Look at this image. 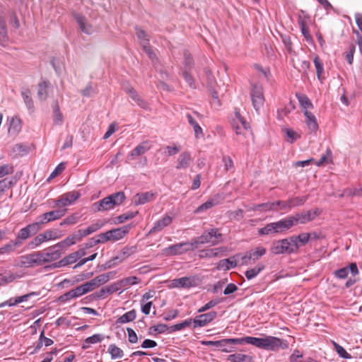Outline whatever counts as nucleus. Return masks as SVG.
<instances>
[{"label":"nucleus","mask_w":362,"mask_h":362,"mask_svg":"<svg viewBox=\"0 0 362 362\" xmlns=\"http://www.w3.org/2000/svg\"><path fill=\"white\" fill-rule=\"evenodd\" d=\"M264 269V265L263 264H258L254 268L247 270L245 272V276L248 280L252 279L256 277Z\"/></svg>","instance_id":"obj_31"},{"label":"nucleus","mask_w":362,"mask_h":362,"mask_svg":"<svg viewBox=\"0 0 362 362\" xmlns=\"http://www.w3.org/2000/svg\"><path fill=\"white\" fill-rule=\"evenodd\" d=\"M274 204V210L277 211L278 210H290V205L287 201H276L272 202Z\"/></svg>","instance_id":"obj_56"},{"label":"nucleus","mask_w":362,"mask_h":362,"mask_svg":"<svg viewBox=\"0 0 362 362\" xmlns=\"http://www.w3.org/2000/svg\"><path fill=\"white\" fill-rule=\"evenodd\" d=\"M45 241V239L43 238V235L42 233L37 235L35 236L28 244V246L31 249H35L39 245H40L42 243H43Z\"/></svg>","instance_id":"obj_51"},{"label":"nucleus","mask_w":362,"mask_h":362,"mask_svg":"<svg viewBox=\"0 0 362 362\" xmlns=\"http://www.w3.org/2000/svg\"><path fill=\"white\" fill-rule=\"evenodd\" d=\"M136 317V313L135 310H132L129 312H127L122 316H120L117 320V322L119 324H124L129 322L133 321Z\"/></svg>","instance_id":"obj_32"},{"label":"nucleus","mask_w":362,"mask_h":362,"mask_svg":"<svg viewBox=\"0 0 362 362\" xmlns=\"http://www.w3.org/2000/svg\"><path fill=\"white\" fill-rule=\"evenodd\" d=\"M74 18L77 23L78 24L81 31L87 34H90L92 33V26L87 23L86 18L84 16L76 13L74 14Z\"/></svg>","instance_id":"obj_22"},{"label":"nucleus","mask_w":362,"mask_h":362,"mask_svg":"<svg viewBox=\"0 0 362 362\" xmlns=\"http://www.w3.org/2000/svg\"><path fill=\"white\" fill-rule=\"evenodd\" d=\"M257 207L259 208V211L261 212H267L274 210V204L272 202L258 204Z\"/></svg>","instance_id":"obj_64"},{"label":"nucleus","mask_w":362,"mask_h":362,"mask_svg":"<svg viewBox=\"0 0 362 362\" xmlns=\"http://www.w3.org/2000/svg\"><path fill=\"white\" fill-rule=\"evenodd\" d=\"M332 343L334 347V350L340 357L346 359H349L351 358V356L349 354H348L341 346H340L335 341H332Z\"/></svg>","instance_id":"obj_46"},{"label":"nucleus","mask_w":362,"mask_h":362,"mask_svg":"<svg viewBox=\"0 0 362 362\" xmlns=\"http://www.w3.org/2000/svg\"><path fill=\"white\" fill-rule=\"evenodd\" d=\"M32 255H33V257L35 260V264L41 265L44 263L47 262V261H45L46 257H45L44 252H37L32 253Z\"/></svg>","instance_id":"obj_53"},{"label":"nucleus","mask_w":362,"mask_h":362,"mask_svg":"<svg viewBox=\"0 0 362 362\" xmlns=\"http://www.w3.org/2000/svg\"><path fill=\"white\" fill-rule=\"evenodd\" d=\"M320 210L315 209L297 213L293 216H291V217L293 222V226L298 224H305L308 222L313 221L318 215H320Z\"/></svg>","instance_id":"obj_7"},{"label":"nucleus","mask_w":362,"mask_h":362,"mask_svg":"<svg viewBox=\"0 0 362 362\" xmlns=\"http://www.w3.org/2000/svg\"><path fill=\"white\" fill-rule=\"evenodd\" d=\"M273 223L274 226L276 233L289 230L291 228L294 226L291 216L284 219H281L279 221L274 222Z\"/></svg>","instance_id":"obj_15"},{"label":"nucleus","mask_w":362,"mask_h":362,"mask_svg":"<svg viewBox=\"0 0 362 362\" xmlns=\"http://www.w3.org/2000/svg\"><path fill=\"white\" fill-rule=\"evenodd\" d=\"M81 196V194L77 191H71L66 192L60 196L55 201V206L61 208L62 206H66L74 203Z\"/></svg>","instance_id":"obj_9"},{"label":"nucleus","mask_w":362,"mask_h":362,"mask_svg":"<svg viewBox=\"0 0 362 362\" xmlns=\"http://www.w3.org/2000/svg\"><path fill=\"white\" fill-rule=\"evenodd\" d=\"M230 362H252V357L243 354H234L228 356Z\"/></svg>","instance_id":"obj_26"},{"label":"nucleus","mask_w":362,"mask_h":362,"mask_svg":"<svg viewBox=\"0 0 362 362\" xmlns=\"http://www.w3.org/2000/svg\"><path fill=\"white\" fill-rule=\"evenodd\" d=\"M23 274L13 273L11 271H6L4 274H0V286L10 284L15 280L23 277Z\"/></svg>","instance_id":"obj_19"},{"label":"nucleus","mask_w":362,"mask_h":362,"mask_svg":"<svg viewBox=\"0 0 362 362\" xmlns=\"http://www.w3.org/2000/svg\"><path fill=\"white\" fill-rule=\"evenodd\" d=\"M183 55L185 59V70H182V75L188 86L190 88L195 89L196 82L192 74V71L194 69L193 57L191 53H189L188 51H185Z\"/></svg>","instance_id":"obj_5"},{"label":"nucleus","mask_w":362,"mask_h":362,"mask_svg":"<svg viewBox=\"0 0 362 362\" xmlns=\"http://www.w3.org/2000/svg\"><path fill=\"white\" fill-rule=\"evenodd\" d=\"M251 98L254 108L258 111L264 103V95L262 88L255 85L251 90Z\"/></svg>","instance_id":"obj_11"},{"label":"nucleus","mask_w":362,"mask_h":362,"mask_svg":"<svg viewBox=\"0 0 362 362\" xmlns=\"http://www.w3.org/2000/svg\"><path fill=\"white\" fill-rule=\"evenodd\" d=\"M21 95L23 98L24 103L29 110L34 108L33 101L31 98V92L28 89H25L21 91Z\"/></svg>","instance_id":"obj_40"},{"label":"nucleus","mask_w":362,"mask_h":362,"mask_svg":"<svg viewBox=\"0 0 362 362\" xmlns=\"http://www.w3.org/2000/svg\"><path fill=\"white\" fill-rule=\"evenodd\" d=\"M223 235L219 233V229L213 228L206 230L197 238V240L192 243V246L197 247L198 244H207L216 245L222 241Z\"/></svg>","instance_id":"obj_4"},{"label":"nucleus","mask_w":362,"mask_h":362,"mask_svg":"<svg viewBox=\"0 0 362 362\" xmlns=\"http://www.w3.org/2000/svg\"><path fill=\"white\" fill-rule=\"evenodd\" d=\"M138 214V212H127V213H125V214H123L119 216H117L116 218H117V221L118 223H123L129 219H131V218H133L136 214Z\"/></svg>","instance_id":"obj_62"},{"label":"nucleus","mask_w":362,"mask_h":362,"mask_svg":"<svg viewBox=\"0 0 362 362\" xmlns=\"http://www.w3.org/2000/svg\"><path fill=\"white\" fill-rule=\"evenodd\" d=\"M136 35L138 39L141 41V44L143 46V43L146 45L148 44L149 38L146 33L139 27H136Z\"/></svg>","instance_id":"obj_45"},{"label":"nucleus","mask_w":362,"mask_h":362,"mask_svg":"<svg viewBox=\"0 0 362 362\" xmlns=\"http://www.w3.org/2000/svg\"><path fill=\"white\" fill-rule=\"evenodd\" d=\"M266 249L263 247H258L255 250H249V258H251L252 263H255L261 257L266 254Z\"/></svg>","instance_id":"obj_29"},{"label":"nucleus","mask_w":362,"mask_h":362,"mask_svg":"<svg viewBox=\"0 0 362 362\" xmlns=\"http://www.w3.org/2000/svg\"><path fill=\"white\" fill-rule=\"evenodd\" d=\"M224 247H217L209 250H203L200 252L199 256L201 257H215L219 256L221 252H224Z\"/></svg>","instance_id":"obj_25"},{"label":"nucleus","mask_w":362,"mask_h":362,"mask_svg":"<svg viewBox=\"0 0 362 362\" xmlns=\"http://www.w3.org/2000/svg\"><path fill=\"white\" fill-rule=\"evenodd\" d=\"M186 118L188 123L194 129L195 138L200 139L204 137L203 130L198 122V119H201L200 115L196 112L187 113Z\"/></svg>","instance_id":"obj_10"},{"label":"nucleus","mask_w":362,"mask_h":362,"mask_svg":"<svg viewBox=\"0 0 362 362\" xmlns=\"http://www.w3.org/2000/svg\"><path fill=\"white\" fill-rule=\"evenodd\" d=\"M217 347H223L222 351L224 352H230V350L224 348L228 344H252L257 348L269 351H276L279 349H285L288 346V342L282 339H279L272 336H266L264 338H258L254 337H245L243 338H231L223 339L217 341Z\"/></svg>","instance_id":"obj_1"},{"label":"nucleus","mask_w":362,"mask_h":362,"mask_svg":"<svg viewBox=\"0 0 362 362\" xmlns=\"http://www.w3.org/2000/svg\"><path fill=\"white\" fill-rule=\"evenodd\" d=\"M7 30L6 22L0 24V43L4 45V43L7 41Z\"/></svg>","instance_id":"obj_59"},{"label":"nucleus","mask_w":362,"mask_h":362,"mask_svg":"<svg viewBox=\"0 0 362 362\" xmlns=\"http://www.w3.org/2000/svg\"><path fill=\"white\" fill-rule=\"evenodd\" d=\"M296 97L298 98V100L300 105L303 108L307 109V108L313 106L310 100L305 95L297 93Z\"/></svg>","instance_id":"obj_50"},{"label":"nucleus","mask_w":362,"mask_h":362,"mask_svg":"<svg viewBox=\"0 0 362 362\" xmlns=\"http://www.w3.org/2000/svg\"><path fill=\"white\" fill-rule=\"evenodd\" d=\"M108 353L111 355L112 359L122 358L123 351L115 344H110L108 347Z\"/></svg>","instance_id":"obj_39"},{"label":"nucleus","mask_w":362,"mask_h":362,"mask_svg":"<svg viewBox=\"0 0 362 362\" xmlns=\"http://www.w3.org/2000/svg\"><path fill=\"white\" fill-rule=\"evenodd\" d=\"M155 195L151 192L137 193L134 197V203L135 205H142L154 199Z\"/></svg>","instance_id":"obj_17"},{"label":"nucleus","mask_w":362,"mask_h":362,"mask_svg":"<svg viewBox=\"0 0 362 362\" xmlns=\"http://www.w3.org/2000/svg\"><path fill=\"white\" fill-rule=\"evenodd\" d=\"M282 132L286 135V141L291 144L293 143L297 139L300 138V134L291 128H284L282 129Z\"/></svg>","instance_id":"obj_34"},{"label":"nucleus","mask_w":362,"mask_h":362,"mask_svg":"<svg viewBox=\"0 0 362 362\" xmlns=\"http://www.w3.org/2000/svg\"><path fill=\"white\" fill-rule=\"evenodd\" d=\"M300 25V28L303 35L305 37L307 41H310L312 40V37L310 35L309 30L305 25V23L303 20H300L298 22Z\"/></svg>","instance_id":"obj_55"},{"label":"nucleus","mask_w":362,"mask_h":362,"mask_svg":"<svg viewBox=\"0 0 362 362\" xmlns=\"http://www.w3.org/2000/svg\"><path fill=\"white\" fill-rule=\"evenodd\" d=\"M120 287L123 289L128 288L130 286H133L141 282V280L136 276H129L119 281Z\"/></svg>","instance_id":"obj_27"},{"label":"nucleus","mask_w":362,"mask_h":362,"mask_svg":"<svg viewBox=\"0 0 362 362\" xmlns=\"http://www.w3.org/2000/svg\"><path fill=\"white\" fill-rule=\"evenodd\" d=\"M304 115L306 117L305 122L308 128L312 131H316L318 128V124L315 117L307 110L304 111Z\"/></svg>","instance_id":"obj_24"},{"label":"nucleus","mask_w":362,"mask_h":362,"mask_svg":"<svg viewBox=\"0 0 362 362\" xmlns=\"http://www.w3.org/2000/svg\"><path fill=\"white\" fill-rule=\"evenodd\" d=\"M129 226H124L120 228L107 230L110 240L117 241L122 239L129 232Z\"/></svg>","instance_id":"obj_16"},{"label":"nucleus","mask_w":362,"mask_h":362,"mask_svg":"<svg viewBox=\"0 0 362 362\" xmlns=\"http://www.w3.org/2000/svg\"><path fill=\"white\" fill-rule=\"evenodd\" d=\"M18 247H20L19 243L16 242L15 240H11L8 244L0 247V255L10 254L15 251Z\"/></svg>","instance_id":"obj_35"},{"label":"nucleus","mask_w":362,"mask_h":362,"mask_svg":"<svg viewBox=\"0 0 362 362\" xmlns=\"http://www.w3.org/2000/svg\"><path fill=\"white\" fill-rule=\"evenodd\" d=\"M312 238V234L309 233H303L299 234L298 235H293L291 236V238L296 245H299V243H300L302 245H305L308 243L310 239Z\"/></svg>","instance_id":"obj_33"},{"label":"nucleus","mask_w":362,"mask_h":362,"mask_svg":"<svg viewBox=\"0 0 362 362\" xmlns=\"http://www.w3.org/2000/svg\"><path fill=\"white\" fill-rule=\"evenodd\" d=\"M103 224L102 223L98 221L97 223L90 225L86 229H81V230L82 232L83 237H85L99 230L103 226Z\"/></svg>","instance_id":"obj_44"},{"label":"nucleus","mask_w":362,"mask_h":362,"mask_svg":"<svg viewBox=\"0 0 362 362\" xmlns=\"http://www.w3.org/2000/svg\"><path fill=\"white\" fill-rule=\"evenodd\" d=\"M151 148L150 142L148 141H144L138 146H136L129 154L127 158L129 160H133L134 157L139 156L145 153Z\"/></svg>","instance_id":"obj_14"},{"label":"nucleus","mask_w":362,"mask_h":362,"mask_svg":"<svg viewBox=\"0 0 362 362\" xmlns=\"http://www.w3.org/2000/svg\"><path fill=\"white\" fill-rule=\"evenodd\" d=\"M221 197L218 194L209 199L206 202L197 207L194 210V213L198 214L218 205L221 202Z\"/></svg>","instance_id":"obj_18"},{"label":"nucleus","mask_w":362,"mask_h":362,"mask_svg":"<svg viewBox=\"0 0 362 362\" xmlns=\"http://www.w3.org/2000/svg\"><path fill=\"white\" fill-rule=\"evenodd\" d=\"M125 199L126 197L123 192H115L95 202L92 209L95 212L110 210L117 206L121 205Z\"/></svg>","instance_id":"obj_2"},{"label":"nucleus","mask_w":362,"mask_h":362,"mask_svg":"<svg viewBox=\"0 0 362 362\" xmlns=\"http://www.w3.org/2000/svg\"><path fill=\"white\" fill-rule=\"evenodd\" d=\"M300 245H296L291 236L288 238L274 241L271 247V252L274 255L292 254L296 252Z\"/></svg>","instance_id":"obj_3"},{"label":"nucleus","mask_w":362,"mask_h":362,"mask_svg":"<svg viewBox=\"0 0 362 362\" xmlns=\"http://www.w3.org/2000/svg\"><path fill=\"white\" fill-rule=\"evenodd\" d=\"M217 315L216 311H211L209 313L202 314L196 317L194 320V327H203L214 320Z\"/></svg>","instance_id":"obj_13"},{"label":"nucleus","mask_w":362,"mask_h":362,"mask_svg":"<svg viewBox=\"0 0 362 362\" xmlns=\"http://www.w3.org/2000/svg\"><path fill=\"white\" fill-rule=\"evenodd\" d=\"M136 251V246H126L123 249H122L117 255L112 257L111 259L106 262V267L111 268L113 267L122 262H124L129 257L134 254Z\"/></svg>","instance_id":"obj_6"},{"label":"nucleus","mask_w":362,"mask_h":362,"mask_svg":"<svg viewBox=\"0 0 362 362\" xmlns=\"http://www.w3.org/2000/svg\"><path fill=\"white\" fill-rule=\"evenodd\" d=\"M35 264V260L32 254L23 255L21 257L19 265L21 267H30Z\"/></svg>","instance_id":"obj_42"},{"label":"nucleus","mask_w":362,"mask_h":362,"mask_svg":"<svg viewBox=\"0 0 362 362\" xmlns=\"http://www.w3.org/2000/svg\"><path fill=\"white\" fill-rule=\"evenodd\" d=\"M79 218L80 216L78 214H73L64 219L63 221L60 223V225H73L76 223Z\"/></svg>","instance_id":"obj_48"},{"label":"nucleus","mask_w":362,"mask_h":362,"mask_svg":"<svg viewBox=\"0 0 362 362\" xmlns=\"http://www.w3.org/2000/svg\"><path fill=\"white\" fill-rule=\"evenodd\" d=\"M67 211V209L65 208H59L57 210H53L49 212H46V215L47 216L48 221H53L55 220H58L64 216Z\"/></svg>","instance_id":"obj_23"},{"label":"nucleus","mask_w":362,"mask_h":362,"mask_svg":"<svg viewBox=\"0 0 362 362\" xmlns=\"http://www.w3.org/2000/svg\"><path fill=\"white\" fill-rule=\"evenodd\" d=\"M235 119H237V122H240L245 132H249L250 131V125L246 122V120L244 119L243 117L240 115V113L238 111H235Z\"/></svg>","instance_id":"obj_58"},{"label":"nucleus","mask_w":362,"mask_h":362,"mask_svg":"<svg viewBox=\"0 0 362 362\" xmlns=\"http://www.w3.org/2000/svg\"><path fill=\"white\" fill-rule=\"evenodd\" d=\"M40 229L41 228L38 227L37 223L29 224L19 230L14 240L19 243V246H21L23 240H27L32 235L36 234Z\"/></svg>","instance_id":"obj_8"},{"label":"nucleus","mask_w":362,"mask_h":362,"mask_svg":"<svg viewBox=\"0 0 362 362\" xmlns=\"http://www.w3.org/2000/svg\"><path fill=\"white\" fill-rule=\"evenodd\" d=\"M306 199L305 197H294L288 199V203L290 205V210L294 206L303 205L305 202Z\"/></svg>","instance_id":"obj_52"},{"label":"nucleus","mask_w":362,"mask_h":362,"mask_svg":"<svg viewBox=\"0 0 362 362\" xmlns=\"http://www.w3.org/2000/svg\"><path fill=\"white\" fill-rule=\"evenodd\" d=\"M13 185L12 180L4 179L0 180V196L8 189L11 188Z\"/></svg>","instance_id":"obj_60"},{"label":"nucleus","mask_w":362,"mask_h":362,"mask_svg":"<svg viewBox=\"0 0 362 362\" xmlns=\"http://www.w3.org/2000/svg\"><path fill=\"white\" fill-rule=\"evenodd\" d=\"M172 222V218L170 216H165L163 218L157 221L152 228L150 230V233H154L162 230L165 227L168 226Z\"/></svg>","instance_id":"obj_20"},{"label":"nucleus","mask_w":362,"mask_h":362,"mask_svg":"<svg viewBox=\"0 0 362 362\" xmlns=\"http://www.w3.org/2000/svg\"><path fill=\"white\" fill-rule=\"evenodd\" d=\"M317 78L320 79L322 74L324 73L323 64L318 56H315L313 60Z\"/></svg>","instance_id":"obj_49"},{"label":"nucleus","mask_w":362,"mask_h":362,"mask_svg":"<svg viewBox=\"0 0 362 362\" xmlns=\"http://www.w3.org/2000/svg\"><path fill=\"white\" fill-rule=\"evenodd\" d=\"M124 91L134 100L135 102L140 98L138 93L134 90L133 87L129 85L124 86Z\"/></svg>","instance_id":"obj_57"},{"label":"nucleus","mask_w":362,"mask_h":362,"mask_svg":"<svg viewBox=\"0 0 362 362\" xmlns=\"http://www.w3.org/2000/svg\"><path fill=\"white\" fill-rule=\"evenodd\" d=\"M49 83L48 81H43L38 85L37 88V97L40 100H45L48 96V87Z\"/></svg>","instance_id":"obj_28"},{"label":"nucleus","mask_w":362,"mask_h":362,"mask_svg":"<svg viewBox=\"0 0 362 362\" xmlns=\"http://www.w3.org/2000/svg\"><path fill=\"white\" fill-rule=\"evenodd\" d=\"M238 262L235 259V257L228 259H224L219 262L218 268H224L225 269H230L237 266Z\"/></svg>","instance_id":"obj_36"},{"label":"nucleus","mask_w":362,"mask_h":362,"mask_svg":"<svg viewBox=\"0 0 362 362\" xmlns=\"http://www.w3.org/2000/svg\"><path fill=\"white\" fill-rule=\"evenodd\" d=\"M295 109V105L293 102H289V103L286 105L283 109L278 110V118L279 119H283L284 117H286L288 114H289L291 111Z\"/></svg>","instance_id":"obj_43"},{"label":"nucleus","mask_w":362,"mask_h":362,"mask_svg":"<svg viewBox=\"0 0 362 362\" xmlns=\"http://www.w3.org/2000/svg\"><path fill=\"white\" fill-rule=\"evenodd\" d=\"M83 238L82 232L81 230H77L76 233L72 235L68 236L64 240L61 241V245L64 247L71 246L74 245L76 242L80 241Z\"/></svg>","instance_id":"obj_21"},{"label":"nucleus","mask_w":362,"mask_h":362,"mask_svg":"<svg viewBox=\"0 0 362 362\" xmlns=\"http://www.w3.org/2000/svg\"><path fill=\"white\" fill-rule=\"evenodd\" d=\"M115 274V273L114 272H110L105 274H100L95 276L94 279L100 286L107 282L110 279H112Z\"/></svg>","instance_id":"obj_38"},{"label":"nucleus","mask_w":362,"mask_h":362,"mask_svg":"<svg viewBox=\"0 0 362 362\" xmlns=\"http://www.w3.org/2000/svg\"><path fill=\"white\" fill-rule=\"evenodd\" d=\"M78 260L77 256L74 252L69 254L63 259H62L57 264L58 267H64L73 263L76 262Z\"/></svg>","instance_id":"obj_37"},{"label":"nucleus","mask_w":362,"mask_h":362,"mask_svg":"<svg viewBox=\"0 0 362 362\" xmlns=\"http://www.w3.org/2000/svg\"><path fill=\"white\" fill-rule=\"evenodd\" d=\"M21 129V121L17 117H12L10 127L8 128V133L11 134L16 135Z\"/></svg>","instance_id":"obj_30"},{"label":"nucleus","mask_w":362,"mask_h":362,"mask_svg":"<svg viewBox=\"0 0 362 362\" xmlns=\"http://www.w3.org/2000/svg\"><path fill=\"white\" fill-rule=\"evenodd\" d=\"M63 249L64 247L60 243L46 249L44 251L46 257L45 261L49 262L58 259L62 254Z\"/></svg>","instance_id":"obj_12"},{"label":"nucleus","mask_w":362,"mask_h":362,"mask_svg":"<svg viewBox=\"0 0 362 362\" xmlns=\"http://www.w3.org/2000/svg\"><path fill=\"white\" fill-rule=\"evenodd\" d=\"M76 298L73 289L60 296L58 298L59 301L66 303L71 299Z\"/></svg>","instance_id":"obj_63"},{"label":"nucleus","mask_w":362,"mask_h":362,"mask_svg":"<svg viewBox=\"0 0 362 362\" xmlns=\"http://www.w3.org/2000/svg\"><path fill=\"white\" fill-rule=\"evenodd\" d=\"M258 233L260 235H267L272 233H276L274 223H270L267 224L264 227L259 228Z\"/></svg>","instance_id":"obj_47"},{"label":"nucleus","mask_w":362,"mask_h":362,"mask_svg":"<svg viewBox=\"0 0 362 362\" xmlns=\"http://www.w3.org/2000/svg\"><path fill=\"white\" fill-rule=\"evenodd\" d=\"M45 241H47L49 240H55L59 238L57 235V233L53 230H47L42 233Z\"/></svg>","instance_id":"obj_61"},{"label":"nucleus","mask_w":362,"mask_h":362,"mask_svg":"<svg viewBox=\"0 0 362 362\" xmlns=\"http://www.w3.org/2000/svg\"><path fill=\"white\" fill-rule=\"evenodd\" d=\"M54 112V121L57 124H61L63 121V117L59 110V107L57 103L53 106Z\"/></svg>","instance_id":"obj_54"},{"label":"nucleus","mask_w":362,"mask_h":362,"mask_svg":"<svg viewBox=\"0 0 362 362\" xmlns=\"http://www.w3.org/2000/svg\"><path fill=\"white\" fill-rule=\"evenodd\" d=\"M104 336L100 334H93L91 337H89L86 338L84 341V344L83 345V349H87L88 348V345H86V344H96L98 342H100L103 340Z\"/></svg>","instance_id":"obj_41"}]
</instances>
